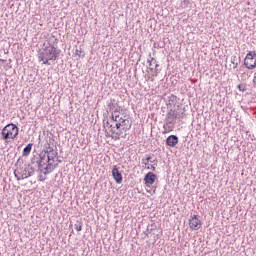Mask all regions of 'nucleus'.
Returning <instances> with one entry per match:
<instances>
[{
	"instance_id": "nucleus-14",
	"label": "nucleus",
	"mask_w": 256,
	"mask_h": 256,
	"mask_svg": "<svg viewBox=\"0 0 256 256\" xmlns=\"http://www.w3.org/2000/svg\"><path fill=\"white\" fill-rule=\"evenodd\" d=\"M33 149V144L29 143L22 152L23 157H28L31 154V150Z\"/></svg>"
},
{
	"instance_id": "nucleus-30",
	"label": "nucleus",
	"mask_w": 256,
	"mask_h": 256,
	"mask_svg": "<svg viewBox=\"0 0 256 256\" xmlns=\"http://www.w3.org/2000/svg\"><path fill=\"white\" fill-rule=\"evenodd\" d=\"M155 72H156V73L159 72V64H155Z\"/></svg>"
},
{
	"instance_id": "nucleus-22",
	"label": "nucleus",
	"mask_w": 256,
	"mask_h": 256,
	"mask_svg": "<svg viewBox=\"0 0 256 256\" xmlns=\"http://www.w3.org/2000/svg\"><path fill=\"white\" fill-rule=\"evenodd\" d=\"M57 150H54L51 146H48V149L44 151V153L47 155L49 153H56Z\"/></svg>"
},
{
	"instance_id": "nucleus-24",
	"label": "nucleus",
	"mask_w": 256,
	"mask_h": 256,
	"mask_svg": "<svg viewBox=\"0 0 256 256\" xmlns=\"http://www.w3.org/2000/svg\"><path fill=\"white\" fill-rule=\"evenodd\" d=\"M167 125H169V124H164V125H163L164 131H163L162 133H163L164 135L167 134V133H169V131H171V128H167Z\"/></svg>"
},
{
	"instance_id": "nucleus-4",
	"label": "nucleus",
	"mask_w": 256,
	"mask_h": 256,
	"mask_svg": "<svg viewBox=\"0 0 256 256\" xmlns=\"http://www.w3.org/2000/svg\"><path fill=\"white\" fill-rule=\"evenodd\" d=\"M244 65L247 69H255L256 67V53L255 52H248L245 59Z\"/></svg>"
},
{
	"instance_id": "nucleus-31",
	"label": "nucleus",
	"mask_w": 256,
	"mask_h": 256,
	"mask_svg": "<svg viewBox=\"0 0 256 256\" xmlns=\"http://www.w3.org/2000/svg\"><path fill=\"white\" fill-rule=\"evenodd\" d=\"M76 55H78L79 57H81V50L76 49Z\"/></svg>"
},
{
	"instance_id": "nucleus-21",
	"label": "nucleus",
	"mask_w": 256,
	"mask_h": 256,
	"mask_svg": "<svg viewBox=\"0 0 256 256\" xmlns=\"http://www.w3.org/2000/svg\"><path fill=\"white\" fill-rule=\"evenodd\" d=\"M74 229H76V231H81V229H83V223L81 222H76V224L74 225Z\"/></svg>"
},
{
	"instance_id": "nucleus-12",
	"label": "nucleus",
	"mask_w": 256,
	"mask_h": 256,
	"mask_svg": "<svg viewBox=\"0 0 256 256\" xmlns=\"http://www.w3.org/2000/svg\"><path fill=\"white\" fill-rule=\"evenodd\" d=\"M35 175V168L31 166L30 168H25L22 172L21 179H27Z\"/></svg>"
},
{
	"instance_id": "nucleus-20",
	"label": "nucleus",
	"mask_w": 256,
	"mask_h": 256,
	"mask_svg": "<svg viewBox=\"0 0 256 256\" xmlns=\"http://www.w3.org/2000/svg\"><path fill=\"white\" fill-rule=\"evenodd\" d=\"M237 89H239V91H241L242 93H245L247 91V86L245 84H239L237 86Z\"/></svg>"
},
{
	"instance_id": "nucleus-1",
	"label": "nucleus",
	"mask_w": 256,
	"mask_h": 256,
	"mask_svg": "<svg viewBox=\"0 0 256 256\" xmlns=\"http://www.w3.org/2000/svg\"><path fill=\"white\" fill-rule=\"evenodd\" d=\"M60 53L61 50H57L54 45L49 44L38 54V59L43 61L44 65H51L49 61H57Z\"/></svg>"
},
{
	"instance_id": "nucleus-6",
	"label": "nucleus",
	"mask_w": 256,
	"mask_h": 256,
	"mask_svg": "<svg viewBox=\"0 0 256 256\" xmlns=\"http://www.w3.org/2000/svg\"><path fill=\"white\" fill-rule=\"evenodd\" d=\"M131 125L132 123L130 122L129 119L125 118L123 120V122L120 124V131L122 133V137L123 139H125L127 137V131H129L131 129Z\"/></svg>"
},
{
	"instance_id": "nucleus-8",
	"label": "nucleus",
	"mask_w": 256,
	"mask_h": 256,
	"mask_svg": "<svg viewBox=\"0 0 256 256\" xmlns=\"http://www.w3.org/2000/svg\"><path fill=\"white\" fill-rule=\"evenodd\" d=\"M112 177L114 181L118 183V185H120V183H123V174H121V171H119L117 165H114L112 168Z\"/></svg>"
},
{
	"instance_id": "nucleus-17",
	"label": "nucleus",
	"mask_w": 256,
	"mask_h": 256,
	"mask_svg": "<svg viewBox=\"0 0 256 256\" xmlns=\"http://www.w3.org/2000/svg\"><path fill=\"white\" fill-rule=\"evenodd\" d=\"M142 163H143V165H145V167H147V165H149V163H152V164L157 163V160H153V157L148 156L145 159H142Z\"/></svg>"
},
{
	"instance_id": "nucleus-3",
	"label": "nucleus",
	"mask_w": 256,
	"mask_h": 256,
	"mask_svg": "<svg viewBox=\"0 0 256 256\" xmlns=\"http://www.w3.org/2000/svg\"><path fill=\"white\" fill-rule=\"evenodd\" d=\"M177 119H181V114L177 110L170 109L166 115V125H175Z\"/></svg>"
},
{
	"instance_id": "nucleus-18",
	"label": "nucleus",
	"mask_w": 256,
	"mask_h": 256,
	"mask_svg": "<svg viewBox=\"0 0 256 256\" xmlns=\"http://www.w3.org/2000/svg\"><path fill=\"white\" fill-rule=\"evenodd\" d=\"M46 155H47V161H53V163H55V157L59 155V152H52Z\"/></svg>"
},
{
	"instance_id": "nucleus-15",
	"label": "nucleus",
	"mask_w": 256,
	"mask_h": 256,
	"mask_svg": "<svg viewBox=\"0 0 256 256\" xmlns=\"http://www.w3.org/2000/svg\"><path fill=\"white\" fill-rule=\"evenodd\" d=\"M117 113H119V110L116 109L111 115V123H119V120L122 118L121 116H117Z\"/></svg>"
},
{
	"instance_id": "nucleus-7",
	"label": "nucleus",
	"mask_w": 256,
	"mask_h": 256,
	"mask_svg": "<svg viewBox=\"0 0 256 256\" xmlns=\"http://www.w3.org/2000/svg\"><path fill=\"white\" fill-rule=\"evenodd\" d=\"M113 135H116L117 138L122 136L120 129H117L116 122H111L110 131H106V137H113Z\"/></svg>"
},
{
	"instance_id": "nucleus-27",
	"label": "nucleus",
	"mask_w": 256,
	"mask_h": 256,
	"mask_svg": "<svg viewBox=\"0 0 256 256\" xmlns=\"http://www.w3.org/2000/svg\"><path fill=\"white\" fill-rule=\"evenodd\" d=\"M148 63H149L150 69H153L151 68V66L153 65V63H157V60H155V58H151V60H148Z\"/></svg>"
},
{
	"instance_id": "nucleus-32",
	"label": "nucleus",
	"mask_w": 256,
	"mask_h": 256,
	"mask_svg": "<svg viewBox=\"0 0 256 256\" xmlns=\"http://www.w3.org/2000/svg\"><path fill=\"white\" fill-rule=\"evenodd\" d=\"M253 83L255 84V87H256V74L254 76Z\"/></svg>"
},
{
	"instance_id": "nucleus-2",
	"label": "nucleus",
	"mask_w": 256,
	"mask_h": 256,
	"mask_svg": "<svg viewBox=\"0 0 256 256\" xmlns=\"http://www.w3.org/2000/svg\"><path fill=\"white\" fill-rule=\"evenodd\" d=\"M2 139L5 143H9V139H15L19 135V127L16 124H7L1 132Z\"/></svg>"
},
{
	"instance_id": "nucleus-9",
	"label": "nucleus",
	"mask_w": 256,
	"mask_h": 256,
	"mask_svg": "<svg viewBox=\"0 0 256 256\" xmlns=\"http://www.w3.org/2000/svg\"><path fill=\"white\" fill-rule=\"evenodd\" d=\"M167 147H176L179 143V137L177 135H170L165 141Z\"/></svg>"
},
{
	"instance_id": "nucleus-25",
	"label": "nucleus",
	"mask_w": 256,
	"mask_h": 256,
	"mask_svg": "<svg viewBox=\"0 0 256 256\" xmlns=\"http://www.w3.org/2000/svg\"><path fill=\"white\" fill-rule=\"evenodd\" d=\"M125 118H120L119 119V122L118 123H116V129H121V124L123 123V120H124Z\"/></svg>"
},
{
	"instance_id": "nucleus-29",
	"label": "nucleus",
	"mask_w": 256,
	"mask_h": 256,
	"mask_svg": "<svg viewBox=\"0 0 256 256\" xmlns=\"http://www.w3.org/2000/svg\"><path fill=\"white\" fill-rule=\"evenodd\" d=\"M109 110L111 111V109H115V104H113V100H111V102L108 104Z\"/></svg>"
},
{
	"instance_id": "nucleus-5",
	"label": "nucleus",
	"mask_w": 256,
	"mask_h": 256,
	"mask_svg": "<svg viewBox=\"0 0 256 256\" xmlns=\"http://www.w3.org/2000/svg\"><path fill=\"white\" fill-rule=\"evenodd\" d=\"M189 226L190 229H193L194 231H199V229H201V221L199 220L198 215L190 216Z\"/></svg>"
},
{
	"instance_id": "nucleus-13",
	"label": "nucleus",
	"mask_w": 256,
	"mask_h": 256,
	"mask_svg": "<svg viewBox=\"0 0 256 256\" xmlns=\"http://www.w3.org/2000/svg\"><path fill=\"white\" fill-rule=\"evenodd\" d=\"M47 163H49V161H47V154L44 152V154H40V160L37 161L38 169L43 171L42 169Z\"/></svg>"
},
{
	"instance_id": "nucleus-10",
	"label": "nucleus",
	"mask_w": 256,
	"mask_h": 256,
	"mask_svg": "<svg viewBox=\"0 0 256 256\" xmlns=\"http://www.w3.org/2000/svg\"><path fill=\"white\" fill-rule=\"evenodd\" d=\"M157 179V175H155V173L153 172H148L145 176H144V183L145 185L149 186V185H153V183H155Z\"/></svg>"
},
{
	"instance_id": "nucleus-35",
	"label": "nucleus",
	"mask_w": 256,
	"mask_h": 256,
	"mask_svg": "<svg viewBox=\"0 0 256 256\" xmlns=\"http://www.w3.org/2000/svg\"><path fill=\"white\" fill-rule=\"evenodd\" d=\"M116 117H120V115H119V111H118V113H116Z\"/></svg>"
},
{
	"instance_id": "nucleus-34",
	"label": "nucleus",
	"mask_w": 256,
	"mask_h": 256,
	"mask_svg": "<svg viewBox=\"0 0 256 256\" xmlns=\"http://www.w3.org/2000/svg\"><path fill=\"white\" fill-rule=\"evenodd\" d=\"M56 162H57L56 164L59 165V163H61V160H60V159H57Z\"/></svg>"
},
{
	"instance_id": "nucleus-11",
	"label": "nucleus",
	"mask_w": 256,
	"mask_h": 256,
	"mask_svg": "<svg viewBox=\"0 0 256 256\" xmlns=\"http://www.w3.org/2000/svg\"><path fill=\"white\" fill-rule=\"evenodd\" d=\"M59 164H53V162L49 161L46 164V167H44L43 175H49V173H52V171H55Z\"/></svg>"
},
{
	"instance_id": "nucleus-26",
	"label": "nucleus",
	"mask_w": 256,
	"mask_h": 256,
	"mask_svg": "<svg viewBox=\"0 0 256 256\" xmlns=\"http://www.w3.org/2000/svg\"><path fill=\"white\" fill-rule=\"evenodd\" d=\"M156 165H157V162H154V164H152L151 166H147L146 169H151L152 171H155L156 169Z\"/></svg>"
},
{
	"instance_id": "nucleus-19",
	"label": "nucleus",
	"mask_w": 256,
	"mask_h": 256,
	"mask_svg": "<svg viewBox=\"0 0 256 256\" xmlns=\"http://www.w3.org/2000/svg\"><path fill=\"white\" fill-rule=\"evenodd\" d=\"M231 63L234 65V69H237V65H239V62L237 61V56H232Z\"/></svg>"
},
{
	"instance_id": "nucleus-16",
	"label": "nucleus",
	"mask_w": 256,
	"mask_h": 256,
	"mask_svg": "<svg viewBox=\"0 0 256 256\" xmlns=\"http://www.w3.org/2000/svg\"><path fill=\"white\" fill-rule=\"evenodd\" d=\"M175 103H177V96H175V95L169 96V97H168L167 106H168V107H173V105H175Z\"/></svg>"
},
{
	"instance_id": "nucleus-33",
	"label": "nucleus",
	"mask_w": 256,
	"mask_h": 256,
	"mask_svg": "<svg viewBox=\"0 0 256 256\" xmlns=\"http://www.w3.org/2000/svg\"><path fill=\"white\" fill-rule=\"evenodd\" d=\"M39 181H45V179H43V176H40Z\"/></svg>"
},
{
	"instance_id": "nucleus-28",
	"label": "nucleus",
	"mask_w": 256,
	"mask_h": 256,
	"mask_svg": "<svg viewBox=\"0 0 256 256\" xmlns=\"http://www.w3.org/2000/svg\"><path fill=\"white\" fill-rule=\"evenodd\" d=\"M104 127H108V129H111V120L109 121V120H107L106 122H105V120H104Z\"/></svg>"
},
{
	"instance_id": "nucleus-23",
	"label": "nucleus",
	"mask_w": 256,
	"mask_h": 256,
	"mask_svg": "<svg viewBox=\"0 0 256 256\" xmlns=\"http://www.w3.org/2000/svg\"><path fill=\"white\" fill-rule=\"evenodd\" d=\"M19 175H21V172L15 170V171H14V177L17 179V181H21V177H19Z\"/></svg>"
}]
</instances>
